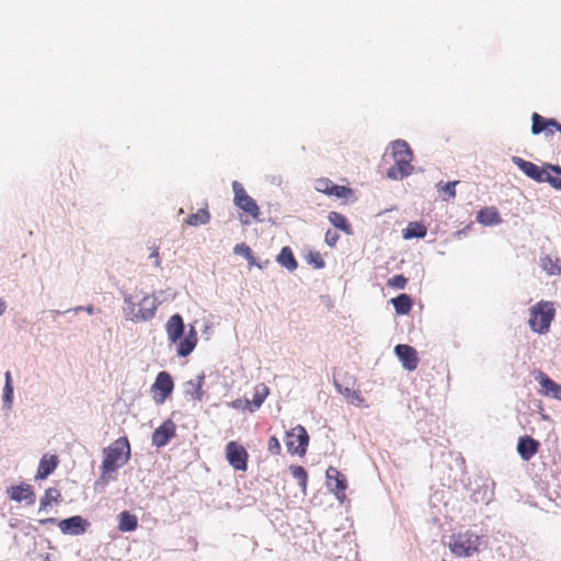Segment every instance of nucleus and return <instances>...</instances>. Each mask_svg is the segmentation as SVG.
<instances>
[{
  "mask_svg": "<svg viewBox=\"0 0 561 561\" xmlns=\"http://www.w3.org/2000/svg\"><path fill=\"white\" fill-rule=\"evenodd\" d=\"M124 313L134 322L148 321L153 318L157 310V300L148 294L125 295Z\"/></svg>",
  "mask_w": 561,
  "mask_h": 561,
  "instance_id": "1",
  "label": "nucleus"
},
{
  "mask_svg": "<svg viewBox=\"0 0 561 561\" xmlns=\"http://www.w3.org/2000/svg\"><path fill=\"white\" fill-rule=\"evenodd\" d=\"M482 546H486V541L470 530L459 531L450 535L448 548L456 558H471L482 551Z\"/></svg>",
  "mask_w": 561,
  "mask_h": 561,
  "instance_id": "2",
  "label": "nucleus"
},
{
  "mask_svg": "<svg viewBox=\"0 0 561 561\" xmlns=\"http://www.w3.org/2000/svg\"><path fill=\"white\" fill-rule=\"evenodd\" d=\"M103 461L101 465L102 476L112 473L122 468L130 458V445L126 436L115 439L110 446L103 449Z\"/></svg>",
  "mask_w": 561,
  "mask_h": 561,
  "instance_id": "3",
  "label": "nucleus"
},
{
  "mask_svg": "<svg viewBox=\"0 0 561 561\" xmlns=\"http://www.w3.org/2000/svg\"><path fill=\"white\" fill-rule=\"evenodd\" d=\"M394 164L388 170V178L397 180L409 176L413 171V152L405 140L398 139L391 144Z\"/></svg>",
  "mask_w": 561,
  "mask_h": 561,
  "instance_id": "4",
  "label": "nucleus"
},
{
  "mask_svg": "<svg viewBox=\"0 0 561 561\" xmlns=\"http://www.w3.org/2000/svg\"><path fill=\"white\" fill-rule=\"evenodd\" d=\"M556 317L553 302L540 300L529 309L528 325L538 334H546L550 330L551 322Z\"/></svg>",
  "mask_w": 561,
  "mask_h": 561,
  "instance_id": "5",
  "label": "nucleus"
},
{
  "mask_svg": "<svg viewBox=\"0 0 561 561\" xmlns=\"http://www.w3.org/2000/svg\"><path fill=\"white\" fill-rule=\"evenodd\" d=\"M233 203L242 210L240 221L242 225H250L253 221H261V210L256 202L247 193L242 184L238 181L232 182Z\"/></svg>",
  "mask_w": 561,
  "mask_h": 561,
  "instance_id": "6",
  "label": "nucleus"
},
{
  "mask_svg": "<svg viewBox=\"0 0 561 561\" xmlns=\"http://www.w3.org/2000/svg\"><path fill=\"white\" fill-rule=\"evenodd\" d=\"M513 163L523 171L528 178L533 179L538 183H543V175L546 170H550L556 174H561V167L546 163L542 168L538 167L534 162L526 161L520 157H513Z\"/></svg>",
  "mask_w": 561,
  "mask_h": 561,
  "instance_id": "7",
  "label": "nucleus"
},
{
  "mask_svg": "<svg viewBox=\"0 0 561 561\" xmlns=\"http://www.w3.org/2000/svg\"><path fill=\"white\" fill-rule=\"evenodd\" d=\"M285 444L289 454L304 456L306 454L309 435L302 425H297L287 432Z\"/></svg>",
  "mask_w": 561,
  "mask_h": 561,
  "instance_id": "8",
  "label": "nucleus"
},
{
  "mask_svg": "<svg viewBox=\"0 0 561 561\" xmlns=\"http://www.w3.org/2000/svg\"><path fill=\"white\" fill-rule=\"evenodd\" d=\"M226 458L234 470L247 471L249 454L241 444L229 442L226 446Z\"/></svg>",
  "mask_w": 561,
  "mask_h": 561,
  "instance_id": "9",
  "label": "nucleus"
},
{
  "mask_svg": "<svg viewBox=\"0 0 561 561\" xmlns=\"http://www.w3.org/2000/svg\"><path fill=\"white\" fill-rule=\"evenodd\" d=\"M556 131H558L561 137V123L557 122L554 118H546L538 113H533L531 133L534 135L543 133L546 137H549L552 136Z\"/></svg>",
  "mask_w": 561,
  "mask_h": 561,
  "instance_id": "10",
  "label": "nucleus"
},
{
  "mask_svg": "<svg viewBox=\"0 0 561 561\" xmlns=\"http://www.w3.org/2000/svg\"><path fill=\"white\" fill-rule=\"evenodd\" d=\"M173 379L167 371H160L152 385L153 399L157 403H163L173 391Z\"/></svg>",
  "mask_w": 561,
  "mask_h": 561,
  "instance_id": "11",
  "label": "nucleus"
},
{
  "mask_svg": "<svg viewBox=\"0 0 561 561\" xmlns=\"http://www.w3.org/2000/svg\"><path fill=\"white\" fill-rule=\"evenodd\" d=\"M327 484L334 495L343 501L346 496L345 491L347 489L346 478L339 471L337 468L330 466L325 472Z\"/></svg>",
  "mask_w": 561,
  "mask_h": 561,
  "instance_id": "12",
  "label": "nucleus"
},
{
  "mask_svg": "<svg viewBox=\"0 0 561 561\" xmlns=\"http://www.w3.org/2000/svg\"><path fill=\"white\" fill-rule=\"evenodd\" d=\"M394 353L407 370L412 371L416 369L420 359L414 347L408 344H399L394 347Z\"/></svg>",
  "mask_w": 561,
  "mask_h": 561,
  "instance_id": "13",
  "label": "nucleus"
},
{
  "mask_svg": "<svg viewBox=\"0 0 561 561\" xmlns=\"http://www.w3.org/2000/svg\"><path fill=\"white\" fill-rule=\"evenodd\" d=\"M175 424L168 420L163 422L152 434V444L160 448L165 446L175 436Z\"/></svg>",
  "mask_w": 561,
  "mask_h": 561,
  "instance_id": "14",
  "label": "nucleus"
},
{
  "mask_svg": "<svg viewBox=\"0 0 561 561\" xmlns=\"http://www.w3.org/2000/svg\"><path fill=\"white\" fill-rule=\"evenodd\" d=\"M7 493L12 501L22 502L26 501L27 504L35 502V493L30 484L21 483L8 488Z\"/></svg>",
  "mask_w": 561,
  "mask_h": 561,
  "instance_id": "15",
  "label": "nucleus"
},
{
  "mask_svg": "<svg viewBox=\"0 0 561 561\" xmlns=\"http://www.w3.org/2000/svg\"><path fill=\"white\" fill-rule=\"evenodd\" d=\"M88 523L81 516L76 515L58 523V527L64 534L80 535L87 530Z\"/></svg>",
  "mask_w": 561,
  "mask_h": 561,
  "instance_id": "16",
  "label": "nucleus"
},
{
  "mask_svg": "<svg viewBox=\"0 0 561 561\" xmlns=\"http://www.w3.org/2000/svg\"><path fill=\"white\" fill-rule=\"evenodd\" d=\"M541 389L540 392L546 397H551L561 401V385L553 381L545 373L540 371L537 376Z\"/></svg>",
  "mask_w": 561,
  "mask_h": 561,
  "instance_id": "17",
  "label": "nucleus"
},
{
  "mask_svg": "<svg viewBox=\"0 0 561 561\" xmlns=\"http://www.w3.org/2000/svg\"><path fill=\"white\" fill-rule=\"evenodd\" d=\"M540 443L530 436H522L518 439L517 451L523 460H530L539 450Z\"/></svg>",
  "mask_w": 561,
  "mask_h": 561,
  "instance_id": "18",
  "label": "nucleus"
},
{
  "mask_svg": "<svg viewBox=\"0 0 561 561\" xmlns=\"http://www.w3.org/2000/svg\"><path fill=\"white\" fill-rule=\"evenodd\" d=\"M205 377L203 375L196 376L184 385V393L193 401H202L204 398V386Z\"/></svg>",
  "mask_w": 561,
  "mask_h": 561,
  "instance_id": "19",
  "label": "nucleus"
},
{
  "mask_svg": "<svg viewBox=\"0 0 561 561\" xmlns=\"http://www.w3.org/2000/svg\"><path fill=\"white\" fill-rule=\"evenodd\" d=\"M168 339L172 343H176L184 332V322L180 314H173L165 324Z\"/></svg>",
  "mask_w": 561,
  "mask_h": 561,
  "instance_id": "20",
  "label": "nucleus"
},
{
  "mask_svg": "<svg viewBox=\"0 0 561 561\" xmlns=\"http://www.w3.org/2000/svg\"><path fill=\"white\" fill-rule=\"evenodd\" d=\"M477 221L483 226H495L499 225L502 219L496 207L490 206L478 211Z\"/></svg>",
  "mask_w": 561,
  "mask_h": 561,
  "instance_id": "21",
  "label": "nucleus"
},
{
  "mask_svg": "<svg viewBox=\"0 0 561 561\" xmlns=\"http://www.w3.org/2000/svg\"><path fill=\"white\" fill-rule=\"evenodd\" d=\"M197 344V333L193 327L185 337L179 342L176 353L179 356L185 357L190 355Z\"/></svg>",
  "mask_w": 561,
  "mask_h": 561,
  "instance_id": "22",
  "label": "nucleus"
},
{
  "mask_svg": "<svg viewBox=\"0 0 561 561\" xmlns=\"http://www.w3.org/2000/svg\"><path fill=\"white\" fill-rule=\"evenodd\" d=\"M58 465V459L56 456L47 457V455L43 456V458L39 461L36 479L44 480L46 479L56 468Z\"/></svg>",
  "mask_w": 561,
  "mask_h": 561,
  "instance_id": "23",
  "label": "nucleus"
},
{
  "mask_svg": "<svg viewBox=\"0 0 561 561\" xmlns=\"http://www.w3.org/2000/svg\"><path fill=\"white\" fill-rule=\"evenodd\" d=\"M276 262L283 267L287 268L289 272H294L298 267V263L289 247L282 248L280 252L276 256Z\"/></svg>",
  "mask_w": 561,
  "mask_h": 561,
  "instance_id": "24",
  "label": "nucleus"
},
{
  "mask_svg": "<svg viewBox=\"0 0 561 561\" xmlns=\"http://www.w3.org/2000/svg\"><path fill=\"white\" fill-rule=\"evenodd\" d=\"M138 527V518L136 515L124 511L118 515V529L121 531H133Z\"/></svg>",
  "mask_w": 561,
  "mask_h": 561,
  "instance_id": "25",
  "label": "nucleus"
},
{
  "mask_svg": "<svg viewBox=\"0 0 561 561\" xmlns=\"http://www.w3.org/2000/svg\"><path fill=\"white\" fill-rule=\"evenodd\" d=\"M391 304L398 314H408L412 309V299L407 294H400L391 299Z\"/></svg>",
  "mask_w": 561,
  "mask_h": 561,
  "instance_id": "26",
  "label": "nucleus"
},
{
  "mask_svg": "<svg viewBox=\"0 0 561 561\" xmlns=\"http://www.w3.org/2000/svg\"><path fill=\"white\" fill-rule=\"evenodd\" d=\"M540 265L549 275L561 274V260L558 257L546 255L540 259Z\"/></svg>",
  "mask_w": 561,
  "mask_h": 561,
  "instance_id": "27",
  "label": "nucleus"
},
{
  "mask_svg": "<svg viewBox=\"0 0 561 561\" xmlns=\"http://www.w3.org/2000/svg\"><path fill=\"white\" fill-rule=\"evenodd\" d=\"M329 221L335 227L341 229L347 234L352 233V226L348 224L344 215L337 211H331L328 216Z\"/></svg>",
  "mask_w": 561,
  "mask_h": 561,
  "instance_id": "28",
  "label": "nucleus"
},
{
  "mask_svg": "<svg viewBox=\"0 0 561 561\" xmlns=\"http://www.w3.org/2000/svg\"><path fill=\"white\" fill-rule=\"evenodd\" d=\"M268 393H270V390H268L267 386H265L264 383H260L254 388L253 399L250 400L251 405H252L251 412L257 410L263 404V402L266 399V397L268 396Z\"/></svg>",
  "mask_w": 561,
  "mask_h": 561,
  "instance_id": "29",
  "label": "nucleus"
},
{
  "mask_svg": "<svg viewBox=\"0 0 561 561\" xmlns=\"http://www.w3.org/2000/svg\"><path fill=\"white\" fill-rule=\"evenodd\" d=\"M426 227L423 224L410 222L408 227L403 230V238H424L426 236Z\"/></svg>",
  "mask_w": 561,
  "mask_h": 561,
  "instance_id": "30",
  "label": "nucleus"
},
{
  "mask_svg": "<svg viewBox=\"0 0 561 561\" xmlns=\"http://www.w3.org/2000/svg\"><path fill=\"white\" fill-rule=\"evenodd\" d=\"M210 220V214L206 208L199 209L197 213L190 215L185 219V224L188 226H201L206 225Z\"/></svg>",
  "mask_w": 561,
  "mask_h": 561,
  "instance_id": "31",
  "label": "nucleus"
},
{
  "mask_svg": "<svg viewBox=\"0 0 561 561\" xmlns=\"http://www.w3.org/2000/svg\"><path fill=\"white\" fill-rule=\"evenodd\" d=\"M61 494L60 492L55 488H48L45 491L44 496L41 499L39 507L41 510L47 508L51 503H58Z\"/></svg>",
  "mask_w": 561,
  "mask_h": 561,
  "instance_id": "32",
  "label": "nucleus"
},
{
  "mask_svg": "<svg viewBox=\"0 0 561 561\" xmlns=\"http://www.w3.org/2000/svg\"><path fill=\"white\" fill-rule=\"evenodd\" d=\"M5 383L3 388V401L8 405V408H11L12 401H13V385H12V377L10 371H5L4 374Z\"/></svg>",
  "mask_w": 561,
  "mask_h": 561,
  "instance_id": "33",
  "label": "nucleus"
},
{
  "mask_svg": "<svg viewBox=\"0 0 561 561\" xmlns=\"http://www.w3.org/2000/svg\"><path fill=\"white\" fill-rule=\"evenodd\" d=\"M236 254L244 256L250 266L256 265L255 257L252 253L251 248L245 243H239L233 248Z\"/></svg>",
  "mask_w": 561,
  "mask_h": 561,
  "instance_id": "34",
  "label": "nucleus"
},
{
  "mask_svg": "<svg viewBox=\"0 0 561 561\" xmlns=\"http://www.w3.org/2000/svg\"><path fill=\"white\" fill-rule=\"evenodd\" d=\"M290 472L293 474V477L298 480L299 482V485L301 486L302 490H306L307 488V482H308V473L306 471V469L301 466H291L290 467Z\"/></svg>",
  "mask_w": 561,
  "mask_h": 561,
  "instance_id": "35",
  "label": "nucleus"
},
{
  "mask_svg": "<svg viewBox=\"0 0 561 561\" xmlns=\"http://www.w3.org/2000/svg\"><path fill=\"white\" fill-rule=\"evenodd\" d=\"M459 183V181H451L446 184H437V188L439 192H444L447 197H444L445 201L455 198L456 196V185Z\"/></svg>",
  "mask_w": 561,
  "mask_h": 561,
  "instance_id": "36",
  "label": "nucleus"
},
{
  "mask_svg": "<svg viewBox=\"0 0 561 561\" xmlns=\"http://www.w3.org/2000/svg\"><path fill=\"white\" fill-rule=\"evenodd\" d=\"M352 195H353V191L350 187L333 184L329 196H335L339 198H348Z\"/></svg>",
  "mask_w": 561,
  "mask_h": 561,
  "instance_id": "37",
  "label": "nucleus"
},
{
  "mask_svg": "<svg viewBox=\"0 0 561 561\" xmlns=\"http://www.w3.org/2000/svg\"><path fill=\"white\" fill-rule=\"evenodd\" d=\"M333 182L327 178H320L314 181V188L323 194L330 195Z\"/></svg>",
  "mask_w": 561,
  "mask_h": 561,
  "instance_id": "38",
  "label": "nucleus"
},
{
  "mask_svg": "<svg viewBox=\"0 0 561 561\" xmlns=\"http://www.w3.org/2000/svg\"><path fill=\"white\" fill-rule=\"evenodd\" d=\"M306 261L308 264L313 265L316 268H323L325 265L322 255L318 251H310L306 256Z\"/></svg>",
  "mask_w": 561,
  "mask_h": 561,
  "instance_id": "39",
  "label": "nucleus"
},
{
  "mask_svg": "<svg viewBox=\"0 0 561 561\" xmlns=\"http://www.w3.org/2000/svg\"><path fill=\"white\" fill-rule=\"evenodd\" d=\"M408 284V278L402 274L394 275L393 277L387 280V285L391 288L403 289Z\"/></svg>",
  "mask_w": 561,
  "mask_h": 561,
  "instance_id": "40",
  "label": "nucleus"
},
{
  "mask_svg": "<svg viewBox=\"0 0 561 561\" xmlns=\"http://www.w3.org/2000/svg\"><path fill=\"white\" fill-rule=\"evenodd\" d=\"M344 394L347 398V400L353 404L360 405L365 401L358 391H351L346 389V392Z\"/></svg>",
  "mask_w": 561,
  "mask_h": 561,
  "instance_id": "41",
  "label": "nucleus"
},
{
  "mask_svg": "<svg viewBox=\"0 0 561 561\" xmlns=\"http://www.w3.org/2000/svg\"><path fill=\"white\" fill-rule=\"evenodd\" d=\"M549 171L550 170H546L543 182H548L553 188L561 191V179L552 176Z\"/></svg>",
  "mask_w": 561,
  "mask_h": 561,
  "instance_id": "42",
  "label": "nucleus"
},
{
  "mask_svg": "<svg viewBox=\"0 0 561 561\" xmlns=\"http://www.w3.org/2000/svg\"><path fill=\"white\" fill-rule=\"evenodd\" d=\"M267 449L273 455H278L280 453V444L276 436L270 437L267 443Z\"/></svg>",
  "mask_w": 561,
  "mask_h": 561,
  "instance_id": "43",
  "label": "nucleus"
},
{
  "mask_svg": "<svg viewBox=\"0 0 561 561\" xmlns=\"http://www.w3.org/2000/svg\"><path fill=\"white\" fill-rule=\"evenodd\" d=\"M231 407L234 409L252 410V405L249 399H237L231 402Z\"/></svg>",
  "mask_w": 561,
  "mask_h": 561,
  "instance_id": "44",
  "label": "nucleus"
},
{
  "mask_svg": "<svg viewBox=\"0 0 561 561\" xmlns=\"http://www.w3.org/2000/svg\"><path fill=\"white\" fill-rule=\"evenodd\" d=\"M324 239H325V243L329 247L333 248L336 244V242L339 241L340 236L336 231L328 230Z\"/></svg>",
  "mask_w": 561,
  "mask_h": 561,
  "instance_id": "45",
  "label": "nucleus"
},
{
  "mask_svg": "<svg viewBox=\"0 0 561 561\" xmlns=\"http://www.w3.org/2000/svg\"><path fill=\"white\" fill-rule=\"evenodd\" d=\"M150 257L154 259V265L159 267L161 265L160 256H159V248L153 245L150 248Z\"/></svg>",
  "mask_w": 561,
  "mask_h": 561,
  "instance_id": "46",
  "label": "nucleus"
},
{
  "mask_svg": "<svg viewBox=\"0 0 561 561\" xmlns=\"http://www.w3.org/2000/svg\"><path fill=\"white\" fill-rule=\"evenodd\" d=\"M56 522L55 518L53 517H49V518H45V519H41L39 523L45 525V524H54Z\"/></svg>",
  "mask_w": 561,
  "mask_h": 561,
  "instance_id": "47",
  "label": "nucleus"
},
{
  "mask_svg": "<svg viewBox=\"0 0 561 561\" xmlns=\"http://www.w3.org/2000/svg\"><path fill=\"white\" fill-rule=\"evenodd\" d=\"M5 307V302L3 300H0V316L4 313Z\"/></svg>",
  "mask_w": 561,
  "mask_h": 561,
  "instance_id": "48",
  "label": "nucleus"
},
{
  "mask_svg": "<svg viewBox=\"0 0 561 561\" xmlns=\"http://www.w3.org/2000/svg\"><path fill=\"white\" fill-rule=\"evenodd\" d=\"M87 310H88V312H90V313L92 312V308H91V307H89Z\"/></svg>",
  "mask_w": 561,
  "mask_h": 561,
  "instance_id": "49",
  "label": "nucleus"
},
{
  "mask_svg": "<svg viewBox=\"0 0 561 561\" xmlns=\"http://www.w3.org/2000/svg\"><path fill=\"white\" fill-rule=\"evenodd\" d=\"M45 561H50L49 558L47 557Z\"/></svg>",
  "mask_w": 561,
  "mask_h": 561,
  "instance_id": "50",
  "label": "nucleus"
}]
</instances>
